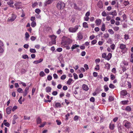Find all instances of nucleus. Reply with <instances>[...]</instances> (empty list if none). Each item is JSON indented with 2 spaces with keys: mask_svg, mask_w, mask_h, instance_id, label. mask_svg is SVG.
Listing matches in <instances>:
<instances>
[{
  "mask_svg": "<svg viewBox=\"0 0 133 133\" xmlns=\"http://www.w3.org/2000/svg\"><path fill=\"white\" fill-rule=\"evenodd\" d=\"M49 37H51V40L52 39H56V36H55L54 35H51L50 36H49Z\"/></svg>",
  "mask_w": 133,
  "mask_h": 133,
  "instance_id": "35",
  "label": "nucleus"
},
{
  "mask_svg": "<svg viewBox=\"0 0 133 133\" xmlns=\"http://www.w3.org/2000/svg\"><path fill=\"white\" fill-rule=\"evenodd\" d=\"M57 91H54L52 92V95H54V96H55V95H56L57 94Z\"/></svg>",
  "mask_w": 133,
  "mask_h": 133,
  "instance_id": "54",
  "label": "nucleus"
},
{
  "mask_svg": "<svg viewBox=\"0 0 133 133\" xmlns=\"http://www.w3.org/2000/svg\"><path fill=\"white\" fill-rule=\"evenodd\" d=\"M31 26L32 27H34L36 25V23L34 21L32 22L31 24Z\"/></svg>",
  "mask_w": 133,
  "mask_h": 133,
  "instance_id": "31",
  "label": "nucleus"
},
{
  "mask_svg": "<svg viewBox=\"0 0 133 133\" xmlns=\"http://www.w3.org/2000/svg\"><path fill=\"white\" fill-rule=\"evenodd\" d=\"M78 119V117L77 116H75L74 117V120L75 121H77Z\"/></svg>",
  "mask_w": 133,
  "mask_h": 133,
  "instance_id": "60",
  "label": "nucleus"
},
{
  "mask_svg": "<svg viewBox=\"0 0 133 133\" xmlns=\"http://www.w3.org/2000/svg\"><path fill=\"white\" fill-rule=\"evenodd\" d=\"M114 100V98L113 97L111 96H109L108 100L109 102H111L113 101Z\"/></svg>",
  "mask_w": 133,
  "mask_h": 133,
  "instance_id": "34",
  "label": "nucleus"
},
{
  "mask_svg": "<svg viewBox=\"0 0 133 133\" xmlns=\"http://www.w3.org/2000/svg\"><path fill=\"white\" fill-rule=\"evenodd\" d=\"M128 102V101H121L123 105L127 104Z\"/></svg>",
  "mask_w": 133,
  "mask_h": 133,
  "instance_id": "30",
  "label": "nucleus"
},
{
  "mask_svg": "<svg viewBox=\"0 0 133 133\" xmlns=\"http://www.w3.org/2000/svg\"><path fill=\"white\" fill-rule=\"evenodd\" d=\"M4 124L5 126L7 127H9V126H10L8 122L5 123H4Z\"/></svg>",
  "mask_w": 133,
  "mask_h": 133,
  "instance_id": "61",
  "label": "nucleus"
},
{
  "mask_svg": "<svg viewBox=\"0 0 133 133\" xmlns=\"http://www.w3.org/2000/svg\"><path fill=\"white\" fill-rule=\"evenodd\" d=\"M112 57V54L111 53H109L108 54V55L106 57V59L109 61L110 59Z\"/></svg>",
  "mask_w": 133,
  "mask_h": 133,
  "instance_id": "16",
  "label": "nucleus"
},
{
  "mask_svg": "<svg viewBox=\"0 0 133 133\" xmlns=\"http://www.w3.org/2000/svg\"><path fill=\"white\" fill-rule=\"evenodd\" d=\"M77 37L79 40L83 38V37L81 33L79 32L78 34Z\"/></svg>",
  "mask_w": 133,
  "mask_h": 133,
  "instance_id": "13",
  "label": "nucleus"
},
{
  "mask_svg": "<svg viewBox=\"0 0 133 133\" xmlns=\"http://www.w3.org/2000/svg\"><path fill=\"white\" fill-rule=\"evenodd\" d=\"M56 6L58 9H62L65 7V4L63 2H59L57 3Z\"/></svg>",
  "mask_w": 133,
  "mask_h": 133,
  "instance_id": "1",
  "label": "nucleus"
},
{
  "mask_svg": "<svg viewBox=\"0 0 133 133\" xmlns=\"http://www.w3.org/2000/svg\"><path fill=\"white\" fill-rule=\"evenodd\" d=\"M29 46V45L28 44H25L23 46L26 49H28Z\"/></svg>",
  "mask_w": 133,
  "mask_h": 133,
  "instance_id": "64",
  "label": "nucleus"
},
{
  "mask_svg": "<svg viewBox=\"0 0 133 133\" xmlns=\"http://www.w3.org/2000/svg\"><path fill=\"white\" fill-rule=\"evenodd\" d=\"M31 39L32 41H34L36 39V37L34 36H32L31 37Z\"/></svg>",
  "mask_w": 133,
  "mask_h": 133,
  "instance_id": "56",
  "label": "nucleus"
},
{
  "mask_svg": "<svg viewBox=\"0 0 133 133\" xmlns=\"http://www.w3.org/2000/svg\"><path fill=\"white\" fill-rule=\"evenodd\" d=\"M105 25L104 24H103L101 28V30L103 31H104L105 30Z\"/></svg>",
  "mask_w": 133,
  "mask_h": 133,
  "instance_id": "20",
  "label": "nucleus"
},
{
  "mask_svg": "<svg viewBox=\"0 0 133 133\" xmlns=\"http://www.w3.org/2000/svg\"><path fill=\"white\" fill-rule=\"evenodd\" d=\"M109 86L110 88L111 89L114 88L115 87V86H114V85H113L112 83L110 84H109Z\"/></svg>",
  "mask_w": 133,
  "mask_h": 133,
  "instance_id": "32",
  "label": "nucleus"
},
{
  "mask_svg": "<svg viewBox=\"0 0 133 133\" xmlns=\"http://www.w3.org/2000/svg\"><path fill=\"white\" fill-rule=\"evenodd\" d=\"M123 3L124 5L126 6L129 4V2L128 1H124Z\"/></svg>",
  "mask_w": 133,
  "mask_h": 133,
  "instance_id": "36",
  "label": "nucleus"
},
{
  "mask_svg": "<svg viewBox=\"0 0 133 133\" xmlns=\"http://www.w3.org/2000/svg\"><path fill=\"white\" fill-rule=\"evenodd\" d=\"M115 78V76L112 74L110 75V78L111 80H113Z\"/></svg>",
  "mask_w": 133,
  "mask_h": 133,
  "instance_id": "49",
  "label": "nucleus"
},
{
  "mask_svg": "<svg viewBox=\"0 0 133 133\" xmlns=\"http://www.w3.org/2000/svg\"><path fill=\"white\" fill-rule=\"evenodd\" d=\"M98 6L100 8H102L103 7V5L102 2L101 1H99L97 3Z\"/></svg>",
  "mask_w": 133,
  "mask_h": 133,
  "instance_id": "10",
  "label": "nucleus"
},
{
  "mask_svg": "<svg viewBox=\"0 0 133 133\" xmlns=\"http://www.w3.org/2000/svg\"><path fill=\"white\" fill-rule=\"evenodd\" d=\"M117 127L119 132L120 133H122V127L120 123H119L118 124Z\"/></svg>",
  "mask_w": 133,
  "mask_h": 133,
  "instance_id": "8",
  "label": "nucleus"
},
{
  "mask_svg": "<svg viewBox=\"0 0 133 133\" xmlns=\"http://www.w3.org/2000/svg\"><path fill=\"white\" fill-rule=\"evenodd\" d=\"M25 38H28L29 37V35L28 32H26L25 34Z\"/></svg>",
  "mask_w": 133,
  "mask_h": 133,
  "instance_id": "45",
  "label": "nucleus"
},
{
  "mask_svg": "<svg viewBox=\"0 0 133 133\" xmlns=\"http://www.w3.org/2000/svg\"><path fill=\"white\" fill-rule=\"evenodd\" d=\"M2 46H0V53H2L4 51L3 49L2 48Z\"/></svg>",
  "mask_w": 133,
  "mask_h": 133,
  "instance_id": "46",
  "label": "nucleus"
},
{
  "mask_svg": "<svg viewBox=\"0 0 133 133\" xmlns=\"http://www.w3.org/2000/svg\"><path fill=\"white\" fill-rule=\"evenodd\" d=\"M101 20L100 19H98L96 20V23L97 25H99L101 24Z\"/></svg>",
  "mask_w": 133,
  "mask_h": 133,
  "instance_id": "17",
  "label": "nucleus"
},
{
  "mask_svg": "<svg viewBox=\"0 0 133 133\" xmlns=\"http://www.w3.org/2000/svg\"><path fill=\"white\" fill-rule=\"evenodd\" d=\"M41 10L38 9H35V12L37 14H38L40 12Z\"/></svg>",
  "mask_w": 133,
  "mask_h": 133,
  "instance_id": "39",
  "label": "nucleus"
},
{
  "mask_svg": "<svg viewBox=\"0 0 133 133\" xmlns=\"http://www.w3.org/2000/svg\"><path fill=\"white\" fill-rule=\"evenodd\" d=\"M17 91L20 93H22L23 92V89L20 88H18L17 90Z\"/></svg>",
  "mask_w": 133,
  "mask_h": 133,
  "instance_id": "28",
  "label": "nucleus"
},
{
  "mask_svg": "<svg viewBox=\"0 0 133 133\" xmlns=\"http://www.w3.org/2000/svg\"><path fill=\"white\" fill-rule=\"evenodd\" d=\"M125 110L128 111H131V108L129 106H127L126 107L125 109Z\"/></svg>",
  "mask_w": 133,
  "mask_h": 133,
  "instance_id": "22",
  "label": "nucleus"
},
{
  "mask_svg": "<svg viewBox=\"0 0 133 133\" xmlns=\"http://www.w3.org/2000/svg\"><path fill=\"white\" fill-rule=\"evenodd\" d=\"M45 90L47 92H51V87H47L46 88Z\"/></svg>",
  "mask_w": 133,
  "mask_h": 133,
  "instance_id": "18",
  "label": "nucleus"
},
{
  "mask_svg": "<svg viewBox=\"0 0 133 133\" xmlns=\"http://www.w3.org/2000/svg\"><path fill=\"white\" fill-rule=\"evenodd\" d=\"M109 36V35L108 33H106L104 34V38H108Z\"/></svg>",
  "mask_w": 133,
  "mask_h": 133,
  "instance_id": "41",
  "label": "nucleus"
},
{
  "mask_svg": "<svg viewBox=\"0 0 133 133\" xmlns=\"http://www.w3.org/2000/svg\"><path fill=\"white\" fill-rule=\"evenodd\" d=\"M22 97L21 96L20 98H19V99L18 100V102L19 103L21 104H22V102L21 101L22 99Z\"/></svg>",
  "mask_w": 133,
  "mask_h": 133,
  "instance_id": "47",
  "label": "nucleus"
},
{
  "mask_svg": "<svg viewBox=\"0 0 133 133\" xmlns=\"http://www.w3.org/2000/svg\"><path fill=\"white\" fill-rule=\"evenodd\" d=\"M30 51L32 53H35L36 52V51L35 49L32 48L30 49Z\"/></svg>",
  "mask_w": 133,
  "mask_h": 133,
  "instance_id": "26",
  "label": "nucleus"
},
{
  "mask_svg": "<svg viewBox=\"0 0 133 133\" xmlns=\"http://www.w3.org/2000/svg\"><path fill=\"white\" fill-rule=\"evenodd\" d=\"M79 45L76 44L73 45L71 47V49L72 50H74L77 47H79Z\"/></svg>",
  "mask_w": 133,
  "mask_h": 133,
  "instance_id": "15",
  "label": "nucleus"
},
{
  "mask_svg": "<svg viewBox=\"0 0 133 133\" xmlns=\"http://www.w3.org/2000/svg\"><path fill=\"white\" fill-rule=\"evenodd\" d=\"M90 100L91 102H94L95 101V99L93 97H92L90 98Z\"/></svg>",
  "mask_w": 133,
  "mask_h": 133,
  "instance_id": "53",
  "label": "nucleus"
},
{
  "mask_svg": "<svg viewBox=\"0 0 133 133\" xmlns=\"http://www.w3.org/2000/svg\"><path fill=\"white\" fill-rule=\"evenodd\" d=\"M100 61V60L98 58L96 59L95 60V62L96 63H99Z\"/></svg>",
  "mask_w": 133,
  "mask_h": 133,
  "instance_id": "57",
  "label": "nucleus"
},
{
  "mask_svg": "<svg viewBox=\"0 0 133 133\" xmlns=\"http://www.w3.org/2000/svg\"><path fill=\"white\" fill-rule=\"evenodd\" d=\"M111 15H112L113 16H116L117 15V13L116 10H115L113 12H111Z\"/></svg>",
  "mask_w": 133,
  "mask_h": 133,
  "instance_id": "27",
  "label": "nucleus"
},
{
  "mask_svg": "<svg viewBox=\"0 0 133 133\" xmlns=\"http://www.w3.org/2000/svg\"><path fill=\"white\" fill-rule=\"evenodd\" d=\"M42 122L41 119L39 117H38L37 119V124L40 123Z\"/></svg>",
  "mask_w": 133,
  "mask_h": 133,
  "instance_id": "19",
  "label": "nucleus"
},
{
  "mask_svg": "<svg viewBox=\"0 0 133 133\" xmlns=\"http://www.w3.org/2000/svg\"><path fill=\"white\" fill-rule=\"evenodd\" d=\"M127 92L125 90H123L121 92V94L122 96H125L127 95Z\"/></svg>",
  "mask_w": 133,
  "mask_h": 133,
  "instance_id": "14",
  "label": "nucleus"
},
{
  "mask_svg": "<svg viewBox=\"0 0 133 133\" xmlns=\"http://www.w3.org/2000/svg\"><path fill=\"white\" fill-rule=\"evenodd\" d=\"M12 107L11 106H9L6 109V112L8 114H9L11 112Z\"/></svg>",
  "mask_w": 133,
  "mask_h": 133,
  "instance_id": "6",
  "label": "nucleus"
},
{
  "mask_svg": "<svg viewBox=\"0 0 133 133\" xmlns=\"http://www.w3.org/2000/svg\"><path fill=\"white\" fill-rule=\"evenodd\" d=\"M53 1L52 0H48L46 1L45 2V5H46L47 4H49L51 3Z\"/></svg>",
  "mask_w": 133,
  "mask_h": 133,
  "instance_id": "23",
  "label": "nucleus"
},
{
  "mask_svg": "<svg viewBox=\"0 0 133 133\" xmlns=\"http://www.w3.org/2000/svg\"><path fill=\"white\" fill-rule=\"evenodd\" d=\"M123 18V20H124L126 18V15L125 14H124L122 17Z\"/></svg>",
  "mask_w": 133,
  "mask_h": 133,
  "instance_id": "55",
  "label": "nucleus"
},
{
  "mask_svg": "<svg viewBox=\"0 0 133 133\" xmlns=\"http://www.w3.org/2000/svg\"><path fill=\"white\" fill-rule=\"evenodd\" d=\"M83 26L85 28H88V25L87 23L84 22L83 24Z\"/></svg>",
  "mask_w": 133,
  "mask_h": 133,
  "instance_id": "24",
  "label": "nucleus"
},
{
  "mask_svg": "<svg viewBox=\"0 0 133 133\" xmlns=\"http://www.w3.org/2000/svg\"><path fill=\"white\" fill-rule=\"evenodd\" d=\"M78 26L76 25L74 28L72 27L69 28V31L71 32H75L78 30Z\"/></svg>",
  "mask_w": 133,
  "mask_h": 133,
  "instance_id": "4",
  "label": "nucleus"
},
{
  "mask_svg": "<svg viewBox=\"0 0 133 133\" xmlns=\"http://www.w3.org/2000/svg\"><path fill=\"white\" fill-rule=\"evenodd\" d=\"M21 2H16L14 4L15 6H21Z\"/></svg>",
  "mask_w": 133,
  "mask_h": 133,
  "instance_id": "21",
  "label": "nucleus"
},
{
  "mask_svg": "<svg viewBox=\"0 0 133 133\" xmlns=\"http://www.w3.org/2000/svg\"><path fill=\"white\" fill-rule=\"evenodd\" d=\"M52 77L51 76H48L47 77V79L48 80L50 81L52 79Z\"/></svg>",
  "mask_w": 133,
  "mask_h": 133,
  "instance_id": "59",
  "label": "nucleus"
},
{
  "mask_svg": "<svg viewBox=\"0 0 133 133\" xmlns=\"http://www.w3.org/2000/svg\"><path fill=\"white\" fill-rule=\"evenodd\" d=\"M115 45L114 44H112L110 46V48L112 50L115 49Z\"/></svg>",
  "mask_w": 133,
  "mask_h": 133,
  "instance_id": "37",
  "label": "nucleus"
},
{
  "mask_svg": "<svg viewBox=\"0 0 133 133\" xmlns=\"http://www.w3.org/2000/svg\"><path fill=\"white\" fill-rule=\"evenodd\" d=\"M102 14L103 16H106V12L105 11H104L102 12Z\"/></svg>",
  "mask_w": 133,
  "mask_h": 133,
  "instance_id": "58",
  "label": "nucleus"
},
{
  "mask_svg": "<svg viewBox=\"0 0 133 133\" xmlns=\"http://www.w3.org/2000/svg\"><path fill=\"white\" fill-rule=\"evenodd\" d=\"M23 58L24 59H25L26 58H29L28 56L27 55H25L23 56Z\"/></svg>",
  "mask_w": 133,
  "mask_h": 133,
  "instance_id": "62",
  "label": "nucleus"
},
{
  "mask_svg": "<svg viewBox=\"0 0 133 133\" xmlns=\"http://www.w3.org/2000/svg\"><path fill=\"white\" fill-rule=\"evenodd\" d=\"M107 56V55L105 53H103L102 55V57L104 58H105V59H106Z\"/></svg>",
  "mask_w": 133,
  "mask_h": 133,
  "instance_id": "43",
  "label": "nucleus"
},
{
  "mask_svg": "<svg viewBox=\"0 0 133 133\" xmlns=\"http://www.w3.org/2000/svg\"><path fill=\"white\" fill-rule=\"evenodd\" d=\"M114 30L117 31L119 29V28L118 26H115L114 28Z\"/></svg>",
  "mask_w": 133,
  "mask_h": 133,
  "instance_id": "63",
  "label": "nucleus"
},
{
  "mask_svg": "<svg viewBox=\"0 0 133 133\" xmlns=\"http://www.w3.org/2000/svg\"><path fill=\"white\" fill-rule=\"evenodd\" d=\"M72 79L71 78H69L68 81H67V84H68L70 85L71 82L72 81Z\"/></svg>",
  "mask_w": 133,
  "mask_h": 133,
  "instance_id": "25",
  "label": "nucleus"
},
{
  "mask_svg": "<svg viewBox=\"0 0 133 133\" xmlns=\"http://www.w3.org/2000/svg\"><path fill=\"white\" fill-rule=\"evenodd\" d=\"M108 32L111 34H114V32L111 29H109L108 30Z\"/></svg>",
  "mask_w": 133,
  "mask_h": 133,
  "instance_id": "42",
  "label": "nucleus"
},
{
  "mask_svg": "<svg viewBox=\"0 0 133 133\" xmlns=\"http://www.w3.org/2000/svg\"><path fill=\"white\" fill-rule=\"evenodd\" d=\"M7 4L10 5V6L12 8H14V6L12 5L14 4V2L12 0H10V1L8 2L7 3Z\"/></svg>",
  "mask_w": 133,
  "mask_h": 133,
  "instance_id": "7",
  "label": "nucleus"
},
{
  "mask_svg": "<svg viewBox=\"0 0 133 133\" xmlns=\"http://www.w3.org/2000/svg\"><path fill=\"white\" fill-rule=\"evenodd\" d=\"M115 127V126L114 124L112 123V122L110 124L109 128L111 130H113L114 129Z\"/></svg>",
  "mask_w": 133,
  "mask_h": 133,
  "instance_id": "12",
  "label": "nucleus"
},
{
  "mask_svg": "<svg viewBox=\"0 0 133 133\" xmlns=\"http://www.w3.org/2000/svg\"><path fill=\"white\" fill-rule=\"evenodd\" d=\"M123 124L124 126L127 128H129L130 127L131 123L127 121H124L123 122Z\"/></svg>",
  "mask_w": 133,
  "mask_h": 133,
  "instance_id": "3",
  "label": "nucleus"
},
{
  "mask_svg": "<svg viewBox=\"0 0 133 133\" xmlns=\"http://www.w3.org/2000/svg\"><path fill=\"white\" fill-rule=\"evenodd\" d=\"M66 78V76L65 75H63L61 77V79L62 80Z\"/></svg>",
  "mask_w": 133,
  "mask_h": 133,
  "instance_id": "44",
  "label": "nucleus"
},
{
  "mask_svg": "<svg viewBox=\"0 0 133 133\" xmlns=\"http://www.w3.org/2000/svg\"><path fill=\"white\" fill-rule=\"evenodd\" d=\"M105 66L108 69H109L110 68V65L109 63H107L105 64Z\"/></svg>",
  "mask_w": 133,
  "mask_h": 133,
  "instance_id": "29",
  "label": "nucleus"
},
{
  "mask_svg": "<svg viewBox=\"0 0 133 133\" xmlns=\"http://www.w3.org/2000/svg\"><path fill=\"white\" fill-rule=\"evenodd\" d=\"M97 42V41L96 39H94L91 41V43L92 44H95Z\"/></svg>",
  "mask_w": 133,
  "mask_h": 133,
  "instance_id": "51",
  "label": "nucleus"
},
{
  "mask_svg": "<svg viewBox=\"0 0 133 133\" xmlns=\"http://www.w3.org/2000/svg\"><path fill=\"white\" fill-rule=\"evenodd\" d=\"M126 46L125 44H120L119 48L122 50H124L126 48Z\"/></svg>",
  "mask_w": 133,
  "mask_h": 133,
  "instance_id": "11",
  "label": "nucleus"
},
{
  "mask_svg": "<svg viewBox=\"0 0 133 133\" xmlns=\"http://www.w3.org/2000/svg\"><path fill=\"white\" fill-rule=\"evenodd\" d=\"M82 88L85 91H87L88 90L89 88L87 85L84 84L82 86Z\"/></svg>",
  "mask_w": 133,
  "mask_h": 133,
  "instance_id": "9",
  "label": "nucleus"
},
{
  "mask_svg": "<svg viewBox=\"0 0 133 133\" xmlns=\"http://www.w3.org/2000/svg\"><path fill=\"white\" fill-rule=\"evenodd\" d=\"M72 42V40L70 38H67L65 41L62 42V45H69Z\"/></svg>",
  "mask_w": 133,
  "mask_h": 133,
  "instance_id": "2",
  "label": "nucleus"
},
{
  "mask_svg": "<svg viewBox=\"0 0 133 133\" xmlns=\"http://www.w3.org/2000/svg\"><path fill=\"white\" fill-rule=\"evenodd\" d=\"M73 75L74 76V78L75 79H78L77 75L76 73H74Z\"/></svg>",
  "mask_w": 133,
  "mask_h": 133,
  "instance_id": "50",
  "label": "nucleus"
},
{
  "mask_svg": "<svg viewBox=\"0 0 133 133\" xmlns=\"http://www.w3.org/2000/svg\"><path fill=\"white\" fill-rule=\"evenodd\" d=\"M17 106H14L12 109V110L13 111H14L16 109H17Z\"/></svg>",
  "mask_w": 133,
  "mask_h": 133,
  "instance_id": "48",
  "label": "nucleus"
},
{
  "mask_svg": "<svg viewBox=\"0 0 133 133\" xmlns=\"http://www.w3.org/2000/svg\"><path fill=\"white\" fill-rule=\"evenodd\" d=\"M104 88L105 90V91H107L109 89L107 86L106 85H105L104 86Z\"/></svg>",
  "mask_w": 133,
  "mask_h": 133,
  "instance_id": "52",
  "label": "nucleus"
},
{
  "mask_svg": "<svg viewBox=\"0 0 133 133\" xmlns=\"http://www.w3.org/2000/svg\"><path fill=\"white\" fill-rule=\"evenodd\" d=\"M55 106L57 108L58 107H60L61 106V105L60 103H56Z\"/></svg>",
  "mask_w": 133,
  "mask_h": 133,
  "instance_id": "33",
  "label": "nucleus"
},
{
  "mask_svg": "<svg viewBox=\"0 0 133 133\" xmlns=\"http://www.w3.org/2000/svg\"><path fill=\"white\" fill-rule=\"evenodd\" d=\"M45 75L44 72L43 71H41L39 74L40 76L41 77H43Z\"/></svg>",
  "mask_w": 133,
  "mask_h": 133,
  "instance_id": "40",
  "label": "nucleus"
},
{
  "mask_svg": "<svg viewBox=\"0 0 133 133\" xmlns=\"http://www.w3.org/2000/svg\"><path fill=\"white\" fill-rule=\"evenodd\" d=\"M16 16L15 15L12 14L11 17L10 18H8L7 21L9 22H12L16 19Z\"/></svg>",
  "mask_w": 133,
  "mask_h": 133,
  "instance_id": "5",
  "label": "nucleus"
},
{
  "mask_svg": "<svg viewBox=\"0 0 133 133\" xmlns=\"http://www.w3.org/2000/svg\"><path fill=\"white\" fill-rule=\"evenodd\" d=\"M64 45L65 47L66 48V49L69 50L70 49V47L69 45Z\"/></svg>",
  "mask_w": 133,
  "mask_h": 133,
  "instance_id": "38",
  "label": "nucleus"
}]
</instances>
